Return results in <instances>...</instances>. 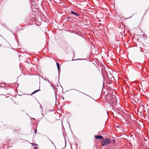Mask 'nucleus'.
Segmentation results:
<instances>
[{"instance_id":"1","label":"nucleus","mask_w":149,"mask_h":149,"mask_svg":"<svg viewBox=\"0 0 149 149\" xmlns=\"http://www.w3.org/2000/svg\"><path fill=\"white\" fill-rule=\"evenodd\" d=\"M111 142V140L109 139L103 138L101 142V144L102 146H105L110 143Z\"/></svg>"},{"instance_id":"2","label":"nucleus","mask_w":149,"mask_h":149,"mask_svg":"<svg viewBox=\"0 0 149 149\" xmlns=\"http://www.w3.org/2000/svg\"><path fill=\"white\" fill-rule=\"evenodd\" d=\"M95 137L98 139H103V136L101 135L98 136L96 135L95 136Z\"/></svg>"},{"instance_id":"3","label":"nucleus","mask_w":149,"mask_h":149,"mask_svg":"<svg viewBox=\"0 0 149 149\" xmlns=\"http://www.w3.org/2000/svg\"><path fill=\"white\" fill-rule=\"evenodd\" d=\"M71 14H74L75 15H77V16H79V15L78 13H76L74 12L73 11H71Z\"/></svg>"},{"instance_id":"4","label":"nucleus","mask_w":149,"mask_h":149,"mask_svg":"<svg viewBox=\"0 0 149 149\" xmlns=\"http://www.w3.org/2000/svg\"><path fill=\"white\" fill-rule=\"evenodd\" d=\"M19 131H20V129H19L17 130H14V133L16 132V133H17L19 134Z\"/></svg>"},{"instance_id":"5","label":"nucleus","mask_w":149,"mask_h":149,"mask_svg":"<svg viewBox=\"0 0 149 149\" xmlns=\"http://www.w3.org/2000/svg\"><path fill=\"white\" fill-rule=\"evenodd\" d=\"M40 91V90H36L35 91H34L33 92L32 94H31V95H32L34 94H35V93H36V92L39 91Z\"/></svg>"},{"instance_id":"6","label":"nucleus","mask_w":149,"mask_h":149,"mask_svg":"<svg viewBox=\"0 0 149 149\" xmlns=\"http://www.w3.org/2000/svg\"><path fill=\"white\" fill-rule=\"evenodd\" d=\"M56 65L58 70H59L60 68L59 64L58 63H56Z\"/></svg>"},{"instance_id":"7","label":"nucleus","mask_w":149,"mask_h":149,"mask_svg":"<svg viewBox=\"0 0 149 149\" xmlns=\"http://www.w3.org/2000/svg\"><path fill=\"white\" fill-rule=\"evenodd\" d=\"M34 132L35 133H36L37 132V130L36 129L34 131Z\"/></svg>"},{"instance_id":"8","label":"nucleus","mask_w":149,"mask_h":149,"mask_svg":"<svg viewBox=\"0 0 149 149\" xmlns=\"http://www.w3.org/2000/svg\"><path fill=\"white\" fill-rule=\"evenodd\" d=\"M113 98H115L116 97L114 95H113Z\"/></svg>"},{"instance_id":"9","label":"nucleus","mask_w":149,"mask_h":149,"mask_svg":"<svg viewBox=\"0 0 149 149\" xmlns=\"http://www.w3.org/2000/svg\"><path fill=\"white\" fill-rule=\"evenodd\" d=\"M34 149H38V148L37 147H34Z\"/></svg>"},{"instance_id":"10","label":"nucleus","mask_w":149,"mask_h":149,"mask_svg":"<svg viewBox=\"0 0 149 149\" xmlns=\"http://www.w3.org/2000/svg\"><path fill=\"white\" fill-rule=\"evenodd\" d=\"M115 139H113V140H112V141H113V142H115Z\"/></svg>"}]
</instances>
